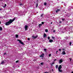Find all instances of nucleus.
Listing matches in <instances>:
<instances>
[{"label":"nucleus","instance_id":"1","mask_svg":"<svg viewBox=\"0 0 73 73\" xmlns=\"http://www.w3.org/2000/svg\"><path fill=\"white\" fill-rule=\"evenodd\" d=\"M15 20H16V18H14L13 19H10L9 21L5 23V25H6V26L9 25H10L11 23H13Z\"/></svg>","mask_w":73,"mask_h":73},{"label":"nucleus","instance_id":"2","mask_svg":"<svg viewBox=\"0 0 73 73\" xmlns=\"http://www.w3.org/2000/svg\"><path fill=\"white\" fill-rule=\"evenodd\" d=\"M28 26L27 25H25V31L28 30Z\"/></svg>","mask_w":73,"mask_h":73},{"label":"nucleus","instance_id":"3","mask_svg":"<svg viewBox=\"0 0 73 73\" xmlns=\"http://www.w3.org/2000/svg\"><path fill=\"white\" fill-rule=\"evenodd\" d=\"M17 41H19V43H20L21 44H22V45H23V44H24V43H23V42H21V40H17Z\"/></svg>","mask_w":73,"mask_h":73},{"label":"nucleus","instance_id":"4","mask_svg":"<svg viewBox=\"0 0 73 73\" xmlns=\"http://www.w3.org/2000/svg\"><path fill=\"white\" fill-rule=\"evenodd\" d=\"M63 62V60L61 59L59 60V64H61V63H62V62Z\"/></svg>","mask_w":73,"mask_h":73},{"label":"nucleus","instance_id":"5","mask_svg":"<svg viewBox=\"0 0 73 73\" xmlns=\"http://www.w3.org/2000/svg\"><path fill=\"white\" fill-rule=\"evenodd\" d=\"M62 68V66L61 65H59V66L58 67V69H61Z\"/></svg>","mask_w":73,"mask_h":73},{"label":"nucleus","instance_id":"6","mask_svg":"<svg viewBox=\"0 0 73 73\" xmlns=\"http://www.w3.org/2000/svg\"><path fill=\"white\" fill-rule=\"evenodd\" d=\"M37 37H38V36H33L32 37L33 39H35V38H36Z\"/></svg>","mask_w":73,"mask_h":73},{"label":"nucleus","instance_id":"7","mask_svg":"<svg viewBox=\"0 0 73 73\" xmlns=\"http://www.w3.org/2000/svg\"><path fill=\"white\" fill-rule=\"evenodd\" d=\"M45 55L44 54L42 53V54H41L40 57H44V56Z\"/></svg>","mask_w":73,"mask_h":73},{"label":"nucleus","instance_id":"8","mask_svg":"<svg viewBox=\"0 0 73 73\" xmlns=\"http://www.w3.org/2000/svg\"><path fill=\"white\" fill-rule=\"evenodd\" d=\"M47 36V35H46V34H45V33L43 35V36H44V38H45V37H46Z\"/></svg>","mask_w":73,"mask_h":73},{"label":"nucleus","instance_id":"9","mask_svg":"<svg viewBox=\"0 0 73 73\" xmlns=\"http://www.w3.org/2000/svg\"><path fill=\"white\" fill-rule=\"evenodd\" d=\"M60 11V9H57L56 10V13H57L58 12H59Z\"/></svg>","mask_w":73,"mask_h":73},{"label":"nucleus","instance_id":"10","mask_svg":"<svg viewBox=\"0 0 73 73\" xmlns=\"http://www.w3.org/2000/svg\"><path fill=\"white\" fill-rule=\"evenodd\" d=\"M62 54L63 55L66 54V53H65V51H63L62 52Z\"/></svg>","mask_w":73,"mask_h":73},{"label":"nucleus","instance_id":"11","mask_svg":"<svg viewBox=\"0 0 73 73\" xmlns=\"http://www.w3.org/2000/svg\"><path fill=\"white\" fill-rule=\"evenodd\" d=\"M49 42H53V41L52 39H50L49 40Z\"/></svg>","mask_w":73,"mask_h":73},{"label":"nucleus","instance_id":"12","mask_svg":"<svg viewBox=\"0 0 73 73\" xmlns=\"http://www.w3.org/2000/svg\"><path fill=\"white\" fill-rule=\"evenodd\" d=\"M58 70L59 72H62V70H61V69H58Z\"/></svg>","mask_w":73,"mask_h":73},{"label":"nucleus","instance_id":"13","mask_svg":"<svg viewBox=\"0 0 73 73\" xmlns=\"http://www.w3.org/2000/svg\"><path fill=\"white\" fill-rule=\"evenodd\" d=\"M15 37L16 38H18L19 37V35H18L17 34L15 35Z\"/></svg>","mask_w":73,"mask_h":73},{"label":"nucleus","instance_id":"14","mask_svg":"<svg viewBox=\"0 0 73 73\" xmlns=\"http://www.w3.org/2000/svg\"><path fill=\"white\" fill-rule=\"evenodd\" d=\"M41 26H42V24H39V28H40L41 27Z\"/></svg>","mask_w":73,"mask_h":73},{"label":"nucleus","instance_id":"15","mask_svg":"<svg viewBox=\"0 0 73 73\" xmlns=\"http://www.w3.org/2000/svg\"><path fill=\"white\" fill-rule=\"evenodd\" d=\"M45 32H46L47 33L48 32V30L47 29H46L45 30Z\"/></svg>","mask_w":73,"mask_h":73},{"label":"nucleus","instance_id":"16","mask_svg":"<svg viewBox=\"0 0 73 73\" xmlns=\"http://www.w3.org/2000/svg\"><path fill=\"white\" fill-rule=\"evenodd\" d=\"M3 30V28H2V27H0V31H2Z\"/></svg>","mask_w":73,"mask_h":73},{"label":"nucleus","instance_id":"17","mask_svg":"<svg viewBox=\"0 0 73 73\" xmlns=\"http://www.w3.org/2000/svg\"><path fill=\"white\" fill-rule=\"evenodd\" d=\"M4 64V61H2L1 62V64Z\"/></svg>","mask_w":73,"mask_h":73},{"label":"nucleus","instance_id":"18","mask_svg":"<svg viewBox=\"0 0 73 73\" xmlns=\"http://www.w3.org/2000/svg\"><path fill=\"white\" fill-rule=\"evenodd\" d=\"M58 65H56V68H58Z\"/></svg>","mask_w":73,"mask_h":73},{"label":"nucleus","instance_id":"19","mask_svg":"<svg viewBox=\"0 0 73 73\" xmlns=\"http://www.w3.org/2000/svg\"><path fill=\"white\" fill-rule=\"evenodd\" d=\"M36 8H37V7H38V3H36Z\"/></svg>","mask_w":73,"mask_h":73},{"label":"nucleus","instance_id":"20","mask_svg":"<svg viewBox=\"0 0 73 73\" xmlns=\"http://www.w3.org/2000/svg\"><path fill=\"white\" fill-rule=\"evenodd\" d=\"M47 4V3H44V5H46Z\"/></svg>","mask_w":73,"mask_h":73},{"label":"nucleus","instance_id":"21","mask_svg":"<svg viewBox=\"0 0 73 73\" xmlns=\"http://www.w3.org/2000/svg\"><path fill=\"white\" fill-rule=\"evenodd\" d=\"M44 51H45V52H46V48H44Z\"/></svg>","mask_w":73,"mask_h":73},{"label":"nucleus","instance_id":"22","mask_svg":"<svg viewBox=\"0 0 73 73\" xmlns=\"http://www.w3.org/2000/svg\"><path fill=\"white\" fill-rule=\"evenodd\" d=\"M43 15H44V14H41L40 16L41 17H43Z\"/></svg>","mask_w":73,"mask_h":73},{"label":"nucleus","instance_id":"23","mask_svg":"<svg viewBox=\"0 0 73 73\" xmlns=\"http://www.w3.org/2000/svg\"><path fill=\"white\" fill-rule=\"evenodd\" d=\"M53 32L55 33V32H56V30H54L53 31Z\"/></svg>","mask_w":73,"mask_h":73},{"label":"nucleus","instance_id":"24","mask_svg":"<svg viewBox=\"0 0 73 73\" xmlns=\"http://www.w3.org/2000/svg\"><path fill=\"white\" fill-rule=\"evenodd\" d=\"M42 25H44V23L43 22H42Z\"/></svg>","mask_w":73,"mask_h":73},{"label":"nucleus","instance_id":"25","mask_svg":"<svg viewBox=\"0 0 73 73\" xmlns=\"http://www.w3.org/2000/svg\"><path fill=\"white\" fill-rule=\"evenodd\" d=\"M52 38L53 39H54V38H55V37H54L53 36H52Z\"/></svg>","mask_w":73,"mask_h":73},{"label":"nucleus","instance_id":"26","mask_svg":"<svg viewBox=\"0 0 73 73\" xmlns=\"http://www.w3.org/2000/svg\"><path fill=\"white\" fill-rule=\"evenodd\" d=\"M62 21H64V20H65V19L62 18Z\"/></svg>","mask_w":73,"mask_h":73},{"label":"nucleus","instance_id":"27","mask_svg":"<svg viewBox=\"0 0 73 73\" xmlns=\"http://www.w3.org/2000/svg\"><path fill=\"white\" fill-rule=\"evenodd\" d=\"M19 62V60H17V61H16L15 62L16 63H17V62Z\"/></svg>","mask_w":73,"mask_h":73},{"label":"nucleus","instance_id":"28","mask_svg":"<svg viewBox=\"0 0 73 73\" xmlns=\"http://www.w3.org/2000/svg\"><path fill=\"white\" fill-rule=\"evenodd\" d=\"M49 57H50V56H51V54H49Z\"/></svg>","mask_w":73,"mask_h":73},{"label":"nucleus","instance_id":"29","mask_svg":"<svg viewBox=\"0 0 73 73\" xmlns=\"http://www.w3.org/2000/svg\"><path fill=\"white\" fill-rule=\"evenodd\" d=\"M27 40H30V38H27Z\"/></svg>","mask_w":73,"mask_h":73},{"label":"nucleus","instance_id":"30","mask_svg":"<svg viewBox=\"0 0 73 73\" xmlns=\"http://www.w3.org/2000/svg\"><path fill=\"white\" fill-rule=\"evenodd\" d=\"M71 44H72V42H70V45H71Z\"/></svg>","mask_w":73,"mask_h":73},{"label":"nucleus","instance_id":"31","mask_svg":"<svg viewBox=\"0 0 73 73\" xmlns=\"http://www.w3.org/2000/svg\"><path fill=\"white\" fill-rule=\"evenodd\" d=\"M48 40H49V39H50V37L48 36Z\"/></svg>","mask_w":73,"mask_h":73},{"label":"nucleus","instance_id":"32","mask_svg":"<svg viewBox=\"0 0 73 73\" xmlns=\"http://www.w3.org/2000/svg\"><path fill=\"white\" fill-rule=\"evenodd\" d=\"M59 51H61V49H59Z\"/></svg>","mask_w":73,"mask_h":73},{"label":"nucleus","instance_id":"33","mask_svg":"<svg viewBox=\"0 0 73 73\" xmlns=\"http://www.w3.org/2000/svg\"><path fill=\"white\" fill-rule=\"evenodd\" d=\"M20 5H23V4H22V3L20 4Z\"/></svg>","mask_w":73,"mask_h":73},{"label":"nucleus","instance_id":"34","mask_svg":"<svg viewBox=\"0 0 73 73\" xmlns=\"http://www.w3.org/2000/svg\"><path fill=\"white\" fill-rule=\"evenodd\" d=\"M41 65H43V63H40Z\"/></svg>","mask_w":73,"mask_h":73},{"label":"nucleus","instance_id":"35","mask_svg":"<svg viewBox=\"0 0 73 73\" xmlns=\"http://www.w3.org/2000/svg\"><path fill=\"white\" fill-rule=\"evenodd\" d=\"M69 59H70V61H71V60H72V59H71V58H70Z\"/></svg>","mask_w":73,"mask_h":73},{"label":"nucleus","instance_id":"36","mask_svg":"<svg viewBox=\"0 0 73 73\" xmlns=\"http://www.w3.org/2000/svg\"><path fill=\"white\" fill-rule=\"evenodd\" d=\"M53 64H54V62H53L51 64V65H53Z\"/></svg>","mask_w":73,"mask_h":73},{"label":"nucleus","instance_id":"37","mask_svg":"<svg viewBox=\"0 0 73 73\" xmlns=\"http://www.w3.org/2000/svg\"><path fill=\"white\" fill-rule=\"evenodd\" d=\"M57 52H58V51H56V54H57Z\"/></svg>","mask_w":73,"mask_h":73},{"label":"nucleus","instance_id":"38","mask_svg":"<svg viewBox=\"0 0 73 73\" xmlns=\"http://www.w3.org/2000/svg\"><path fill=\"white\" fill-rule=\"evenodd\" d=\"M62 23V22H61V21H60V22H59V23Z\"/></svg>","mask_w":73,"mask_h":73},{"label":"nucleus","instance_id":"39","mask_svg":"<svg viewBox=\"0 0 73 73\" xmlns=\"http://www.w3.org/2000/svg\"><path fill=\"white\" fill-rule=\"evenodd\" d=\"M4 54V55H5V54H6V53H5Z\"/></svg>","mask_w":73,"mask_h":73},{"label":"nucleus","instance_id":"40","mask_svg":"<svg viewBox=\"0 0 73 73\" xmlns=\"http://www.w3.org/2000/svg\"><path fill=\"white\" fill-rule=\"evenodd\" d=\"M6 6H7V5L6 4H5V7Z\"/></svg>","mask_w":73,"mask_h":73},{"label":"nucleus","instance_id":"41","mask_svg":"<svg viewBox=\"0 0 73 73\" xmlns=\"http://www.w3.org/2000/svg\"><path fill=\"white\" fill-rule=\"evenodd\" d=\"M57 60V59H56L54 60V61H56Z\"/></svg>","mask_w":73,"mask_h":73},{"label":"nucleus","instance_id":"42","mask_svg":"<svg viewBox=\"0 0 73 73\" xmlns=\"http://www.w3.org/2000/svg\"><path fill=\"white\" fill-rule=\"evenodd\" d=\"M3 0H0V1H3Z\"/></svg>","mask_w":73,"mask_h":73},{"label":"nucleus","instance_id":"43","mask_svg":"<svg viewBox=\"0 0 73 73\" xmlns=\"http://www.w3.org/2000/svg\"><path fill=\"white\" fill-rule=\"evenodd\" d=\"M52 70V72H54V70H53V69Z\"/></svg>","mask_w":73,"mask_h":73},{"label":"nucleus","instance_id":"44","mask_svg":"<svg viewBox=\"0 0 73 73\" xmlns=\"http://www.w3.org/2000/svg\"><path fill=\"white\" fill-rule=\"evenodd\" d=\"M1 10H2V9H0V11H1Z\"/></svg>","mask_w":73,"mask_h":73},{"label":"nucleus","instance_id":"45","mask_svg":"<svg viewBox=\"0 0 73 73\" xmlns=\"http://www.w3.org/2000/svg\"><path fill=\"white\" fill-rule=\"evenodd\" d=\"M52 23H53V22H51V24H52Z\"/></svg>","mask_w":73,"mask_h":73},{"label":"nucleus","instance_id":"46","mask_svg":"<svg viewBox=\"0 0 73 73\" xmlns=\"http://www.w3.org/2000/svg\"><path fill=\"white\" fill-rule=\"evenodd\" d=\"M44 73H48V72H45Z\"/></svg>","mask_w":73,"mask_h":73},{"label":"nucleus","instance_id":"47","mask_svg":"<svg viewBox=\"0 0 73 73\" xmlns=\"http://www.w3.org/2000/svg\"><path fill=\"white\" fill-rule=\"evenodd\" d=\"M0 24H1V22L0 21Z\"/></svg>","mask_w":73,"mask_h":73},{"label":"nucleus","instance_id":"48","mask_svg":"<svg viewBox=\"0 0 73 73\" xmlns=\"http://www.w3.org/2000/svg\"><path fill=\"white\" fill-rule=\"evenodd\" d=\"M63 50H64V49H63Z\"/></svg>","mask_w":73,"mask_h":73},{"label":"nucleus","instance_id":"49","mask_svg":"<svg viewBox=\"0 0 73 73\" xmlns=\"http://www.w3.org/2000/svg\"><path fill=\"white\" fill-rule=\"evenodd\" d=\"M21 1V0H20Z\"/></svg>","mask_w":73,"mask_h":73}]
</instances>
